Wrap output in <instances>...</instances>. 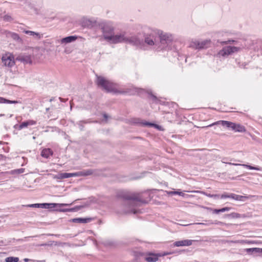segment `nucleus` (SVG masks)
<instances>
[{"instance_id": "1", "label": "nucleus", "mask_w": 262, "mask_h": 262, "mask_svg": "<svg viewBox=\"0 0 262 262\" xmlns=\"http://www.w3.org/2000/svg\"><path fill=\"white\" fill-rule=\"evenodd\" d=\"M144 42L150 49L160 52L167 50L173 41V35L161 29L148 26L142 30Z\"/></svg>"}, {"instance_id": "2", "label": "nucleus", "mask_w": 262, "mask_h": 262, "mask_svg": "<svg viewBox=\"0 0 262 262\" xmlns=\"http://www.w3.org/2000/svg\"><path fill=\"white\" fill-rule=\"evenodd\" d=\"M103 38L110 43H130L142 49H145L143 41L137 36H127L124 32L114 33L115 26L111 21H103L99 25Z\"/></svg>"}, {"instance_id": "3", "label": "nucleus", "mask_w": 262, "mask_h": 262, "mask_svg": "<svg viewBox=\"0 0 262 262\" xmlns=\"http://www.w3.org/2000/svg\"><path fill=\"white\" fill-rule=\"evenodd\" d=\"M97 84L102 87L107 92L113 93H120L118 89V85L114 83L102 76H98L97 79Z\"/></svg>"}, {"instance_id": "4", "label": "nucleus", "mask_w": 262, "mask_h": 262, "mask_svg": "<svg viewBox=\"0 0 262 262\" xmlns=\"http://www.w3.org/2000/svg\"><path fill=\"white\" fill-rule=\"evenodd\" d=\"M210 45V40L193 39L189 41V47L196 50H200L208 48L209 47Z\"/></svg>"}, {"instance_id": "5", "label": "nucleus", "mask_w": 262, "mask_h": 262, "mask_svg": "<svg viewBox=\"0 0 262 262\" xmlns=\"http://www.w3.org/2000/svg\"><path fill=\"white\" fill-rule=\"evenodd\" d=\"M90 174L89 172L79 171L73 173H59L53 176V178L57 180L67 179L71 177H80L87 176Z\"/></svg>"}, {"instance_id": "6", "label": "nucleus", "mask_w": 262, "mask_h": 262, "mask_svg": "<svg viewBox=\"0 0 262 262\" xmlns=\"http://www.w3.org/2000/svg\"><path fill=\"white\" fill-rule=\"evenodd\" d=\"M16 60L20 61L24 64H32L33 60L30 53H29L28 49H26V51L17 55L16 57Z\"/></svg>"}, {"instance_id": "7", "label": "nucleus", "mask_w": 262, "mask_h": 262, "mask_svg": "<svg viewBox=\"0 0 262 262\" xmlns=\"http://www.w3.org/2000/svg\"><path fill=\"white\" fill-rule=\"evenodd\" d=\"M71 204L66 203H37L29 205L30 207L52 209L56 207L68 206Z\"/></svg>"}, {"instance_id": "8", "label": "nucleus", "mask_w": 262, "mask_h": 262, "mask_svg": "<svg viewBox=\"0 0 262 262\" xmlns=\"http://www.w3.org/2000/svg\"><path fill=\"white\" fill-rule=\"evenodd\" d=\"M15 57L14 55L10 52H7L4 54L2 57V61L3 64L7 67L11 68L13 67L15 64Z\"/></svg>"}, {"instance_id": "9", "label": "nucleus", "mask_w": 262, "mask_h": 262, "mask_svg": "<svg viewBox=\"0 0 262 262\" xmlns=\"http://www.w3.org/2000/svg\"><path fill=\"white\" fill-rule=\"evenodd\" d=\"M240 49L238 47L227 46L220 50L217 56L219 57H226L233 53L238 52Z\"/></svg>"}, {"instance_id": "10", "label": "nucleus", "mask_w": 262, "mask_h": 262, "mask_svg": "<svg viewBox=\"0 0 262 262\" xmlns=\"http://www.w3.org/2000/svg\"><path fill=\"white\" fill-rule=\"evenodd\" d=\"M28 49L33 61L39 59L42 55L43 49L40 47H28Z\"/></svg>"}, {"instance_id": "11", "label": "nucleus", "mask_w": 262, "mask_h": 262, "mask_svg": "<svg viewBox=\"0 0 262 262\" xmlns=\"http://www.w3.org/2000/svg\"><path fill=\"white\" fill-rule=\"evenodd\" d=\"M167 253H164L163 254L160 253H148L145 255V259L147 262H155L158 260L159 257L166 255Z\"/></svg>"}, {"instance_id": "12", "label": "nucleus", "mask_w": 262, "mask_h": 262, "mask_svg": "<svg viewBox=\"0 0 262 262\" xmlns=\"http://www.w3.org/2000/svg\"><path fill=\"white\" fill-rule=\"evenodd\" d=\"M4 34L7 38H10L14 40L20 41L21 40V38L19 36L14 32H12L9 31H5Z\"/></svg>"}, {"instance_id": "13", "label": "nucleus", "mask_w": 262, "mask_h": 262, "mask_svg": "<svg viewBox=\"0 0 262 262\" xmlns=\"http://www.w3.org/2000/svg\"><path fill=\"white\" fill-rule=\"evenodd\" d=\"M23 32L26 34L32 36L35 39H40L43 37V34L39 32L29 30H24Z\"/></svg>"}, {"instance_id": "14", "label": "nucleus", "mask_w": 262, "mask_h": 262, "mask_svg": "<svg viewBox=\"0 0 262 262\" xmlns=\"http://www.w3.org/2000/svg\"><path fill=\"white\" fill-rule=\"evenodd\" d=\"M193 241L190 239H185L180 241L176 242L174 243V246L181 247V246H189L192 244Z\"/></svg>"}, {"instance_id": "15", "label": "nucleus", "mask_w": 262, "mask_h": 262, "mask_svg": "<svg viewBox=\"0 0 262 262\" xmlns=\"http://www.w3.org/2000/svg\"><path fill=\"white\" fill-rule=\"evenodd\" d=\"M231 128L236 132L244 133L246 132L245 127L244 126L233 122H232Z\"/></svg>"}, {"instance_id": "16", "label": "nucleus", "mask_w": 262, "mask_h": 262, "mask_svg": "<svg viewBox=\"0 0 262 262\" xmlns=\"http://www.w3.org/2000/svg\"><path fill=\"white\" fill-rule=\"evenodd\" d=\"M94 220L92 217H86V218H75L70 220L71 222L73 223H90Z\"/></svg>"}, {"instance_id": "17", "label": "nucleus", "mask_w": 262, "mask_h": 262, "mask_svg": "<svg viewBox=\"0 0 262 262\" xmlns=\"http://www.w3.org/2000/svg\"><path fill=\"white\" fill-rule=\"evenodd\" d=\"M232 124V122H231L221 120V121H219L214 122V123H213L207 126H205L204 127L206 128V127H211L214 125L222 124L223 126H226L227 127L231 128Z\"/></svg>"}, {"instance_id": "18", "label": "nucleus", "mask_w": 262, "mask_h": 262, "mask_svg": "<svg viewBox=\"0 0 262 262\" xmlns=\"http://www.w3.org/2000/svg\"><path fill=\"white\" fill-rule=\"evenodd\" d=\"M77 39L76 36H70L61 39L60 41L61 44H67L75 41Z\"/></svg>"}, {"instance_id": "19", "label": "nucleus", "mask_w": 262, "mask_h": 262, "mask_svg": "<svg viewBox=\"0 0 262 262\" xmlns=\"http://www.w3.org/2000/svg\"><path fill=\"white\" fill-rule=\"evenodd\" d=\"M141 125L143 126H147L149 127H154L157 129L161 130H162V128L161 126H159L156 124L148 122L147 121H142L139 123Z\"/></svg>"}, {"instance_id": "20", "label": "nucleus", "mask_w": 262, "mask_h": 262, "mask_svg": "<svg viewBox=\"0 0 262 262\" xmlns=\"http://www.w3.org/2000/svg\"><path fill=\"white\" fill-rule=\"evenodd\" d=\"M228 164L229 165H235V166H237V165L242 166L244 167H246V168H248L251 170H258V171H261L262 170V168H261L260 167H254V166H251L249 165H247V164H236V163H228Z\"/></svg>"}, {"instance_id": "21", "label": "nucleus", "mask_w": 262, "mask_h": 262, "mask_svg": "<svg viewBox=\"0 0 262 262\" xmlns=\"http://www.w3.org/2000/svg\"><path fill=\"white\" fill-rule=\"evenodd\" d=\"M240 244H246L249 245H259L262 244V241H253V240H241L237 242Z\"/></svg>"}, {"instance_id": "22", "label": "nucleus", "mask_w": 262, "mask_h": 262, "mask_svg": "<svg viewBox=\"0 0 262 262\" xmlns=\"http://www.w3.org/2000/svg\"><path fill=\"white\" fill-rule=\"evenodd\" d=\"M80 23L83 27H88L92 24V21L89 18L83 17L81 19Z\"/></svg>"}, {"instance_id": "23", "label": "nucleus", "mask_w": 262, "mask_h": 262, "mask_svg": "<svg viewBox=\"0 0 262 262\" xmlns=\"http://www.w3.org/2000/svg\"><path fill=\"white\" fill-rule=\"evenodd\" d=\"M52 151L50 148H45L42 149L41 152V156L42 157L48 158L52 155Z\"/></svg>"}, {"instance_id": "24", "label": "nucleus", "mask_w": 262, "mask_h": 262, "mask_svg": "<svg viewBox=\"0 0 262 262\" xmlns=\"http://www.w3.org/2000/svg\"><path fill=\"white\" fill-rule=\"evenodd\" d=\"M81 208H82V207L79 206H76L74 208H70V209H56V210L60 211V212H74V211H77L80 210Z\"/></svg>"}, {"instance_id": "25", "label": "nucleus", "mask_w": 262, "mask_h": 262, "mask_svg": "<svg viewBox=\"0 0 262 262\" xmlns=\"http://www.w3.org/2000/svg\"><path fill=\"white\" fill-rule=\"evenodd\" d=\"M245 251L248 253L252 254L253 253H262V248H247L245 249Z\"/></svg>"}, {"instance_id": "26", "label": "nucleus", "mask_w": 262, "mask_h": 262, "mask_svg": "<svg viewBox=\"0 0 262 262\" xmlns=\"http://www.w3.org/2000/svg\"><path fill=\"white\" fill-rule=\"evenodd\" d=\"M36 124V122L33 120H28L26 122H24L19 126L20 128L26 127L29 125H33Z\"/></svg>"}, {"instance_id": "27", "label": "nucleus", "mask_w": 262, "mask_h": 262, "mask_svg": "<svg viewBox=\"0 0 262 262\" xmlns=\"http://www.w3.org/2000/svg\"><path fill=\"white\" fill-rule=\"evenodd\" d=\"M19 103L18 101L15 100H9L3 97H0V104L8 103V104H16Z\"/></svg>"}, {"instance_id": "28", "label": "nucleus", "mask_w": 262, "mask_h": 262, "mask_svg": "<svg viewBox=\"0 0 262 262\" xmlns=\"http://www.w3.org/2000/svg\"><path fill=\"white\" fill-rule=\"evenodd\" d=\"M253 197H257L255 195L242 196L239 195H235L234 200L237 201H244L245 199H250Z\"/></svg>"}, {"instance_id": "29", "label": "nucleus", "mask_w": 262, "mask_h": 262, "mask_svg": "<svg viewBox=\"0 0 262 262\" xmlns=\"http://www.w3.org/2000/svg\"><path fill=\"white\" fill-rule=\"evenodd\" d=\"M168 194H178L180 196H185V193L183 192L180 191H166Z\"/></svg>"}, {"instance_id": "30", "label": "nucleus", "mask_w": 262, "mask_h": 262, "mask_svg": "<svg viewBox=\"0 0 262 262\" xmlns=\"http://www.w3.org/2000/svg\"><path fill=\"white\" fill-rule=\"evenodd\" d=\"M18 261L19 258L17 257H8L5 259L6 262H18Z\"/></svg>"}, {"instance_id": "31", "label": "nucleus", "mask_w": 262, "mask_h": 262, "mask_svg": "<svg viewBox=\"0 0 262 262\" xmlns=\"http://www.w3.org/2000/svg\"><path fill=\"white\" fill-rule=\"evenodd\" d=\"M196 192H200L201 193H203L204 194H205V195L208 196V197H210V198H215V199H219L220 198V195L219 194H210V193H206L205 192H200V191H195Z\"/></svg>"}, {"instance_id": "32", "label": "nucleus", "mask_w": 262, "mask_h": 262, "mask_svg": "<svg viewBox=\"0 0 262 262\" xmlns=\"http://www.w3.org/2000/svg\"><path fill=\"white\" fill-rule=\"evenodd\" d=\"M25 171V169L24 168H19L13 170L11 171V173L12 174H19L23 173Z\"/></svg>"}, {"instance_id": "33", "label": "nucleus", "mask_w": 262, "mask_h": 262, "mask_svg": "<svg viewBox=\"0 0 262 262\" xmlns=\"http://www.w3.org/2000/svg\"><path fill=\"white\" fill-rule=\"evenodd\" d=\"M133 205V203L132 202V203H130L129 204H128V210H127V212H131V213H136L137 212L136 210L134 209V208H131V207H132Z\"/></svg>"}, {"instance_id": "34", "label": "nucleus", "mask_w": 262, "mask_h": 262, "mask_svg": "<svg viewBox=\"0 0 262 262\" xmlns=\"http://www.w3.org/2000/svg\"><path fill=\"white\" fill-rule=\"evenodd\" d=\"M227 216L232 218H239L241 217V215L235 212H233L230 214H228Z\"/></svg>"}, {"instance_id": "35", "label": "nucleus", "mask_w": 262, "mask_h": 262, "mask_svg": "<svg viewBox=\"0 0 262 262\" xmlns=\"http://www.w3.org/2000/svg\"><path fill=\"white\" fill-rule=\"evenodd\" d=\"M4 20L8 21H11L12 20L11 16L8 15H5L4 17Z\"/></svg>"}, {"instance_id": "36", "label": "nucleus", "mask_w": 262, "mask_h": 262, "mask_svg": "<svg viewBox=\"0 0 262 262\" xmlns=\"http://www.w3.org/2000/svg\"><path fill=\"white\" fill-rule=\"evenodd\" d=\"M230 207H224V208H223L222 209H220V212H225V211H228L230 210Z\"/></svg>"}, {"instance_id": "37", "label": "nucleus", "mask_w": 262, "mask_h": 262, "mask_svg": "<svg viewBox=\"0 0 262 262\" xmlns=\"http://www.w3.org/2000/svg\"><path fill=\"white\" fill-rule=\"evenodd\" d=\"M229 194H225H225H223L221 195H220V198L221 199L229 198Z\"/></svg>"}, {"instance_id": "38", "label": "nucleus", "mask_w": 262, "mask_h": 262, "mask_svg": "<svg viewBox=\"0 0 262 262\" xmlns=\"http://www.w3.org/2000/svg\"><path fill=\"white\" fill-rule=\"evenodd\" d=\"M147 195H149V198L148 200H150V198H151L152 196H150V194L149 193V192H145V193H144L143 194V195L144 196H146Z\"/></svg>"}, {"instance_id": "39", "label": "nucleus", "mask_w": 262, "mask_h": 262, "mask_svg": "<svg viewBox=\"0 0 262 262\" xmlns=\"http://www.w3.org/2000/svg\"><path fill=\"white\" fill-rule=\"evenodd\" d=\"M235 195V194L231 193V194L229 195V198H231V199L234 200Z\"/></svg>"}, {"instance_id": "40", "label": "nucleus", "mask_w": 262, "mask_h": 262, "mask_svg": "<svg viewBox=\"0 0 262 262\" xmlns=\"http://www.w3.org/2000/svg\"><path fill=\"white\" fill-rule=\"evenodd\" d=\"M213 213H219L220 212V209H214L213 210Z\"/></svg>"}, {"instance_id": "41", "label": "nucleus", "mask_w": 262, "mask_h": 262, "mask_svg": "<svg viewBox=\"0 0 262 262\" xmlns=\"http://www.w3.org/2000/svg\"><path fill=\"white\" fill-rule=\"evenodd\" d=\"M210 224H220V225H222L223 224V223L222 222H215V223H210Z\"/></svg>"}, {"instance_id": "42", "label": "nucleus", "mask_w": 262, "mask_h": 262, "mask_svg": "<svg viewBox=\"0 0 262 262\" xmlns=\"http://www.w3.org/2000/svg\"><path fill=\"white\" fill-rule=\"evenodd\" d=\"M24 260L25 261V262H28V261H33V260H31V259H30L29 258H25L24 259Z\"/></svg>"}, {"instance_id": "43", "label": "nucleus", "mask_w": 262, "mask_h": 262, "mask_svg": "<svg viewBox=\"0 0 262 262\" xmlns=\"http://www.w3.org/2000/svg\"><path fill=\"white\" fill-rule=\"evenodd\" d=\"M148 201V200H147V201L146 200H144V201H143L141 199H140V201L143 202L144 203H146V202H147Z\"/></svg>"}, {"instance_id": "44", "label": "nucleus", "mask_w": 262, "mask_h": 262, "mask_svg": "<svg viewBox=\"0 0 262 262\" xmlns=\"http://www.w3.org/2000/svg\"><path fill=\"white\" fill-rule=\"evenodd\" d=\"M196 224H199V225H205L204 223H195Z\"/></svg>"}, {"instance_id": "45", "label": "nucleus", "mask_w": 262, "mask_h": 262, "mask_svg": "<svg viewBox=\"0 0 262 262\" xmlns=\"http://www.w3.org/2000/svg\"><path fill=\"white\" fill-rule=\"evenodd\" d=\"M104 117L105 118H106V117H107V116H106V115H104Z\"/></svg>"}, {"instance_id": "46", "label": "nucleus", "mask_w": 262, "mask_h": 262, "mask_svg": "<svg viewBox=\"0 0 262 262\" xmlns=\"http://www.w3.org/2000/svg\"><path fill=\"white\" fill-rule=\"evenodd\" d=\"M231 40H228V42H231ZM232 41H233V40H232Z\"/></svg>"}, {"instance_id": "47", "label": "nucleus", "mask_w": 262, "mask_h": 262, "mask_svg": "<svg viewBox=\"0 0 262 262\" xmlns=\"http://www.w3.org/2000/svg\"><path fill=\"white\" fill-rule=\"evenodd\" d=\"M4 116V115H0V116Z\"/></svg>"}]
</instances>
